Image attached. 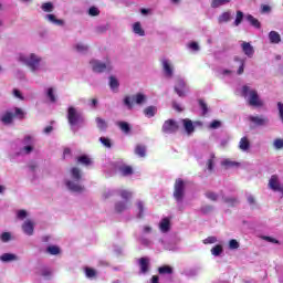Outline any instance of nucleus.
<instances>
[{
    "instance_id": "72a5a7b5",
    "label": "nucleus",
    "mask_w": 283,
    "mask_h": 283,
    "mask_svg": "<svg viewBox=\"0 0 283 283\" xmlns=\"http://www.w3.org/2000/svg\"><path fill=\"white\" fill-rule=\"evenodd\" d=\"M229 21H231V11H226L218 18V23H229Z\"/></svg>"
},
{
    "instance_id": "4be33fe9",
    "label": "nucleus",
    "mask_w": 283,
    "mask_h": 283,
    "mask_svg": "<svg viewBox=\"0 0 283 283\" xmlns=\"http://www.w3.org/2000/svg\"><path fill=\"white\" fill-rule=\"evenodd\" d=\"M0 262H19V255L14 253H3L0 255Z\"/></svg>"
},
{
    "instance_id": "39448f33",
    "label": "nucleus",
    "mask_w": 283,
    "mask_h": 283,
    "mask_svg": "<svg viewBox=\"0 0 283 283\" xmlns=\"http://www.w3.org/2000/svg\"><path fill=\"white\" fill-rule=\"evenodd\" d=\"M242 96L247 98V102L251 107H264V101L255 90L251 88V86L245 85L242 87Z\"/></svg>"
},
{
    "instance_id": "4468645a",
    "label": "nucleus",
    "mask_w": 283,
    "mask_h": 283,
    "mask_svg": "<svg viewBox=\"0 0 283 283\" xmlns=\"http://www.w3.org/2000/svg\"><path fill=\"white\" fill-rule=\"evenodd\" d=\"M161 65H163L165 75L168 78H171L174 76V64H171V61L163 60Z\"/></svg>"
},
{
    "instance_id": "f3484780",
    "label": "nucleus",
    "mask_w": 283,
    "mask_h": 283,
    "mask_svg": "<svg viewBox=\"0 0 283 283\" xmlns=\"http://www.w3.org/2000/svg\"><path fill=\"white\" fill-rule=\"evenodd\" d=\"M117 171H118V174H120V176L127 177V176H132V174H134V168H132V166L122 164V165L117 166Z\"/></svg>"
},
{
    "instance_id": "2f4dec72",
    "label": "nucleus",
    "mask_w": 283,
    "mask_h": 283,
    "mask_svg": "<svg viewBox=\"0 0 283 283\" xmlns=\"http://www.w3.org/2000/svg\"><path fill=\"white\" fill-rule=\"evenodd\" d=\"M139 268H140L142 273H147L149 271V259L142 258L139 260Z\"/></svg>"
},
{
    "instance_id": "69168bd1",
    "label": "nucleus",
    "mask_w": 283,
    "mask_h": 283,
    "mask_svg": "<svg viewBox=\"0 0 283 283\" xmlns=\"http://www.w3.org/2000/svg\"><path fill=\"white\" fill-rule=\"evenodd\" d=\"M17 218H19V220H24V218H28V211H25V210H18L17 211Z\"/></svg>"
},
{
    "instance_id": "f257e3e1",
    "label": "nucleus",
    "mask_w": 283,
    "mask_h": 283,
    "mask_svg": "<svg viewBox=\"0 0 283 283\" xmlns=\"http://www.w3.org/2000/svg\"><path fill=\"white\" fill-rule=\"evenodd\" d=\"M18 63L25 65L32 74H39L45 67L43 56L36 53H19L17 56Z\"/></svg>"
},
{
    "instance_id": "4d7b16f0",
    "label": "nucleus",
    "mask_w": 283,
    "mask_h": 283,
    "mask_svg": "<svg viewBox=\"0 0 283 283\" xmlns=\"http://www.w3.org/2000/svg\"><path fill=\"white\" fill-rule=\"evenodd\" d=\"M124 105H126L128 109H132V107H134V97L126 96L124 98Z\"/></svg>"
},
{
    "instance_id": "de8ad7c7",
    "label": "nucleus",
    "mask_w": 283,
    "mask_h": 283,
    "mask_svg": "<svg viewBox=\"0 0 283 283\" xmlns=\"http://www.w3.org/2000/svg\"><path fill=\"white\" fill-rule=\"evenodd\" d=\"M96 124H97L98 129H107V122H105V119L97 117Z\"/></svg>"
},
{
    "instance_id": "58836bf2",
    "label": "nucleus",
    "mask_w": 283,
    "mask_h": 283,
    "mask_svg": "<svg viewBox=\"0 0 283 283\" xmlns=\"http://www.w3.org/2000/svg\"><path fill=\"white\" fill-rule=\"evenodd\" d=\"M221 165H222L223 167H227V168L239 167V166H240V164H239L238 161H233V160H231V159H223V160L221 161Z\"/></svg>"
},
{
    "instance_id": "a211bd4d",
    "label": "nucleus",
    "mask_w": 283,
    "mask_h": 283,
    "mask_svg": "<svg viewBox=\"0 0 283 283\" xmlns=\"http://www.w3.org/2000/svg\"><path fill=\"white\" fill-rule=\"evenodd\" d=\"M269 187L272 189V191H279L281 189L282 185L280 184V177L276 175H273L269 180Z\"/></svg>"
},
{
    "instance_id": "603ef678",
    "label": "nucleus",
    "mask_w": 283,
    "mask_h": 283,
    "mask_svg": "<svg viewBox=\"0 0 283 283\" xmlns=\"http://www.w3.org/2000/svg\"><path fill=\"white\" fill-rule=\"evenodd\" d=\"M244 19V13L242 11H237V18L234 20V25L238 27L240 23H242V20Z\"/></svg>"
},
{
    "instance_id": "680f3d73",
    "label": "nucleus",
    "mask_w": 283,
    "mask_h": 283,
    "mask_svg": "<svg viewBox=\"0 0 283 283\" xmlns=\"http://www.w3.org/2000/svg\"><path fill=\"white\" fill-rule=\"evenodd\" d=\"M88 14L90 17H98V14H101V11L96 7H91L88 9Z\"/></svg>"
},
{
    "instance_id": "9b49d317",
    "label": "nucleus",
    "mask_w": 283,
    "mask_h": 283,
    "mask_svg": "<svg viewBox=\"0 0 283 283\" xmlns=\"http://www.w3.org/2000/svg\"><path fill=\"white\" fill-rule=\"evenodd\" d=\"M130 208L132 201L129 200L117 201L114 207L116 213H125L126 211H129Z\"/></svg>"
},
{
    "instance_id": "a19ab883",
    "label": "nucleus",
    "mask_w": 283,
    "mask_h": 283,
    "mask_svg": "<svg viewBox=\"0 0 283 283\" xmlns=\"http://www.w3.org/2000/svg\"><path fill=\"white\" fill-rule=\"evenodd\" d=\"M231 3V0H212L211 8H221V6H227Z\"/></svg>"
},
{
    "instance_id": "c85d7f7f",
    "label": "nucleus",
    "mask_w": 283,
    "mask_h": 283,
    "mask_svg": "<svg viewBox=\"0 0 283 283\" xmlns=\"http://www.w3.org/2000/svg\"><path fill=\"white\" fill-rule=\"evenodd\" d=\"M133 101L137 105H143L144 103H147V95L143 93H137L136 95L133 96Z\"/></svg>"
},
{
    "instance_id": "6e6d98bb",
    "label": "nucleus",
    "mask_w": 283,
    "mask_h": 283,
    "mask_svg": "<svg viewBox=\"0 0 283 283\" xmlns=\"http://www.w3.org/2000/svg\"><path fill=\"white\" fill-rule=\"evenodd\" d=\"M158 242H159V244H161V247L165 251H172L174 250V248H171L170 244L167 243V241L165 239H159Z\"/></svg>"
},
{
    "instance_id": "5fc2aeb1",
    "label": "nucleus",
    "mask_w": 283,
    "mask_h": 283,
    "mask_svg": "<svg viewBox=\"0 0 283 283\" xmlns=\"http://www.w3.org/2000/svg\"><path fill=\"white\" fill-rule=\"evenodd\" d=\"M1 242H10L12 240V234L10 232H3L0 235Z\"/></svg>"
},
{
    "instance_id": "bf43d9fd",
    "label": "nucleus",
    "mask_w": 283,
    "mask_h": 283,
    "mask_svg": "<svg viewBox=\"0 0 283 283\" xmlns=\"http://www.w3.org/2000/svg\"><path fill=\"white\" fill-rule=\"evenodd\" d=\"M199 106L203 116H206V114H209V107H207V103H205V101H199Z\"/></svg>"
},
{
    "instance_id": "7ed1b4c3",
    "label": "nucleus",
    "mask_w": 283,
    "mask_h": 283,
    "mask_svg": "<svg viewBox=\"0 0 283 283\" xmlns=\"http://www.w3.org/2000/svg\"><path fill=\"white\" fill-rule=\"evenodd\" d=\"M22 148L18 151L11 153V158H19V156H30L32 151H34V147H36V138L32 135H25L22 140Z\"/></svg>"
},
{
    "instance_id": "13d9d810",
    "label": "nucleus",
    "mask_w": 283,
    "mask_h": 283,
    "mask_svg": "<svg viewBox=\"0 0 283 283\" xmlns=\"http://www.w3.org/2000/svg\"><path fill=\"white\" fill-rule=\"evenodd\" d=\"M210 129H220L222 127V122L214 119L209 125Z\"/></svg>"
},
{
    "instance_id": "79ce46f5",
    "label": "nucleus",
    "mask_w": 283,
    "mask_h": 283,
    "mask_svg": "<svg viewBox=\"0 0 283 283\" xmlns=\"http://www.w3.org/2000/svg\"><path fill=\"white\" fill-rule=\"evenodd\" d=\"M77 163H80V165H84L85 167H90V165H92V159L87 156H81L77 158Z\"/></svg>"
},
{
    "instance_id": "4c0bfd02",
    "label": "nucleus",
    "mask_w": 283,
    "mask_h": 283,
    "mask_svg": "<svg viewBox=\"0 0 283 283\" xmlns=\"http://www.w3.org/2000/svg\"><path fill=\"white\" fill-rule=\"evenodd\" d=\"M137 207V218H143L145 216V203L143 201H138L136 203Z\"/></svg>"
},
{
    "instance_id": "c756f323",
    "label": "nucleus",
    "mask_w": 283,
    "mask_h": 283,
    "mask_svg": "<svg viewBox=\"0 0 283 283\" xmlns=\"http://www.w3.org/2000/svg\"><path fill=\"white\" fill-rule=\"evenodd\" d=\"M133 32L134 34H137V36H145V30L143 29L140 22H135L133 24Z\"/></svg>"
},
{
    "instance_id": "9d476101",
    "label": "nucleus",
    "mask_w": 283,
    "mask_h": 283,
    "mask_svg": "<svg viewBox=\"0 0 283 283\" xmlns=\"http://www.w3.org/2000/svg\"><path fill=\"white\" fill-rule=\"evenodd\" d=\"M241 51L248 59H253V55L255 54V49L253 45H251L250 42L241 41L240 42Z\"/></svg>"
},
{
    "instance_id": "f8f14e48",
    "label": "nucleus",
    "mask_w": 283,
    "mask_h": 283,
    "mask_svg": "<svg viewBox=\"0 0 283 283\" xmlns=\"http://www.w3.org/2000/svg\"><path fill=\"white\" fill-rule=\"evenodd\" d=\"M175 92L178 96L182 97L186 96L187 92H189V87H187V83H185L184 80H178L175 85Z\"/></svg>"
},
{
    "instance_id": "a18cd8bd",
    "label": "nucleus",
    "mask_w": 283,
    "mask_h": 283,
    "mask_svg": "<svg viewBox=\"0 0 283 283\" xmlns=\"http://www.w3.org/2000/svg\"><path fill=\"white\" fill-rule=\"evenodd\" d=\"M228 247L231 251H235V249H240V242L235 239H231L228 243Z\"/></svg>"
},
{
    "instance_id": "5701e85b",
    "label": "nucleus",
    "mask_w": 283,
    "mask_h": 283,
    "mask_svg": "<svg viewBox=\"0 0 283 283\" xmlns=\"http://www.w3.org/2000/svg\"><path fill=\"white\" fill-rule=\"evenodd\" d=\"M249 120H251V123H254V125L259 126L269 125V118L262 116H250Z\"/></svg>"
},
{
    "instance_id": "423d86ee",
    "label": "nucleus",
    "mask_w": 283,
    "mask_h": 283,
    "mask_svg": "<svg viewBox=\"0 0 283 283\" xmlns=\"http://www.w3.org/2000/svg\"><path fill=\"white\" fill-rule=\"evenodd\" d=\"M90 67L96 74H103V72H112V70H114V64L109 57H106L104 61L93 59L90 61Z\"/></svg>"
},
{
    "instance_id": "a878e982",
    "label": "nucleus",
    "mask_w": 283,
    "mask_h": 283,
    "mask_svg": "<svg viewBox=\"0 0 283 283\" xmlns=\"http://www.w3.org/2000/svg\"><path fill=\"white\" fill-rule=\"evenodd\" d=\"M245 21H248V23H250V25H252V28H256V30H260L261 28V23L259 19H255L253 15L248 14L245 15Z\"/></svg>"
},
{
    "instance_id": "aec40b11",
    "label": "nucleus",
    "mask_w": 283,
    "mask_h": 283,
    "mask_svg": "<svg viewBox=\"0 0 283 283\" xmlns=\"http://www.w3.org/2000/svg\"><path fill=\"white\" fill-rule=\"evenodd\" d=\"M181 125H184L185 132L189 135L193 134L195 132V126H193V122H191V119H181L179 122Z\"/></svg>"
},
{
    "instance_id": "cd10ccee",
    "label": "nucleus",
    "mask_w": 283,
    "mask_h": 283,
    "mask_svg": "<svg viewBox=\"0 0 283 283\" xmlns=\"http://www.w3.org/2000/svg\"><path fill=\"white\" fill-rule=\"evenodd\" d=\"M269 40H270V43L277 44V43H281L282 36L280 35V33H277V31H271L269 33Z\"/></svg>"
},
{
    "instance_id": "0eeeda50",
    "label": "nucleus",
    "mask_w": 283,
    "mask_h": 283,
    "mask_svg": "<svg viewBox=\"0 0 283 283\" xmlns=\"http://www.w3.org/2000/svg\"><path fill=\"white\" fill-rule=\"evenodd\" d=\"M187 185L188 182L185 179L179 178V179H176L175 181L172 196L179 207L182 206V201L185 200Z\"/></svg>"
},
{
    "instance_id": "ea45409f",
    "label": "nucleus",
    "mask_w": 283,
    "mask_h": 283,
    "mask_svg": "<svg viewBox=\"0 0 283 283\" xmlns=\"http://www.w3.org/2000/svg\"><path fill=\"white\" fill-rule=\"evenodd\" d=\"M46 252H49L50 255H59V253H61V248H59V245H49Z\"/></svg>"
},
{
    "instance_id": "393cba45",
    "label": "nucleus",
    "mask_w": 283,
    "mask_h": 283,
    "mask_svg": "<svg viewBox=\"0 0 283 283\" xmlns=\"http://www.w3.org/2000/svg\"><path fill=\"white\" fill-rule=\"evenodd\" d=\"M239 149L241 151H249V149H251V142L249 140V137H242L240 139Z\"/></svg>"
},
{
    "instance_id": "0e129e2a",
    "label": "nucleus",
    "mask_w": 283,
    "mask_h": 283,
    "mask_svg": "<svg viewBox=\"0 0 283 283\" xmlns=\"http://www.w3.org/2000/svg\"><path fill=\"white\" fill-rule=\"evenodd\" d=\"M13 96H14V98H18L19 101H25V97L23 96L21 91L17 90V88L13 90Z\"/></svg>"
},
{
    "instance_id": "7c9ffc66",
    "label": "nucleus",
    "mask_w": 283,
    "mask_h": 283,
    "mask_svg": "<svg viewBox=\"0 0 283 283\" xmlns=\"http://www.w3.org/2000/svg\"><path fill=\"white\" fill-rule=\"evenodd\" d=\"M210 253L214 258H219V255L224 253V248L222 247V244H217L210 250Z\"/></svg>"
},
{
    "instance_id": "412c9836",
    "label": "nucleus",
    "mask_w": 283,
    "mask_h": 283,
    "mask_svg": "<svg viewBox=\"0 0 283 283\" xmlns=\"http://www.w3.org/2000/svg\"><path fill=\"white\" fill-rule=\"evenodd\" d=\"M45 19L49 23H53V25H57L59 28H63V25H65V21L57 19L54 14H46Z\"/></svg>"
},
{
    "instance_id": "bb28decb",
    "label": "nucleus",
    "mask_w": 283,
    "mask_h": 283,
    "mask_svg": "<svg viewBox=\"0 0 283 283\" xmlns=\"http://www.w3.org/2000/svg\"><path fill=\"white\" fill-rule=\"evenodd\" d=\"M45 94L50 103H56V90L54 87H48Z\"/></svg>"
},
{
    "instance_id": "f03ea898",
    "label": "nucleus",
    "mask_w": 283,
    "mask_h": 283,
    "mask_svg": "<svg viewBox=\"0 0 283 283\" xmlns=\"http://www.w3.org/2000/svg\"><path fill=\"white\" fill-rule=\"evenodd\" d=\"M66 118L72 132H78V129H81V127H83V124L85 123V116L83 115V111L74 106H69L66 112Z\"/></svg>"
},
{
    "instance_id": "f704fd0d",
    "label": "nucleus",
    "mask_w": 283,
    "mask_h": 283,
    "mask_svg": "<svg viewBox=\"0 0 283 283\" xmlns=\"http://www.w3.org/2000/svg\"><path fill=\"white\" fill-rule=\"evenodd\" d=\"M157 112H158V108H156V106H148L144 109V114L145 116H147V118H154Z\"/></svg>"
},
{
    "instance_id": "1a4fd4ad",
    "label": "nucleus",
    "mask_w": 283,
    "mask_h": 283,
    "mask_svg": "<svg viewBox=\"0 0 283 283\" xmlns=\"http://www.w3.org/2000/svg\"><path fill=\"white\" fill-rule=\"evenodd\" d=\"M179 123L174 120V119H167L164 125L161 130L164 134H176L178 132Z\"/></svg>"
},
{
    "instance_id": "864d4df0",
    "label": "nucleus",
    "mask_w": 283,
    "mask_h": 283,
    "mask_svg": "<svg viewBox=\"0 0 283 283\" xmlns=\"http://www.w3.org/2000/svg\"><path fill=\"white\" fill-rule=\"evenodd\" d=\"M188 50H191L192 52H199L200 51V45L198 42H190L187 44Z\"/></svg>"
},
{
    "instance_id": "6ab92c4d",
    "label": "nucleus",
    "mask_w": 283,
    "mask_h": 283,
    "mask_svg": "<svg viewBox=\"0 0 283 283\" xmlns=\"http://www.w3.org/2000/svg\"><path fill=\"white\" fill-rule=\"evenodd\" d=\"M171 229V220L169 218H164L159 222V230L161 233H168Z\"/></svg>"
},
{
    "instance_id": "37998d69",
    "label": "nucleus",
    "mask_w": 283,
    "mask_h": 283,
    "mask_svg": "<svg viewBox=\"0 0 283 283\" xmlns=\"http://www.w3.org/2000/svg\"><path fill=\"white\" fill-rule=\"evenodd\" d=\"M85 275L86 277H88L90 280H94V277H96L97 272L96 270L92 269V268H86L85 269Z\"/></svg>"
},
{
    "instance_id": "b1692460",
    "label": "nucleus",
    "mask_w": 283,
    "mask_h": 283,
    "mask_svg": "<svg viewBox=\"0 0 283 283\" xmlns=\"http://www.w3.org/2000/svg\"><path fill=\"white\" fill-rule=\"evenodd\" d=\"M74 50L78 54H87L90 46L84 42H77L74 44Z\"/></svg>"
},
{
    "instance_id": "6e6552de",
    "label": "nucleus",
    "mask_w": 283,
    "mask_h": 283,
    "mask_svg": "<svg viewBox=\"0 0 283 283\" xmlns=\"http://www.w3.org/2000/svg\"><path fill=\"white\" fill-rule=\"evenodd\" d=\"M24 117H25V112H23L19 107H14L6 111L1 115L0 120L3 125H12V123H14V118H24Z\"/></svg>"
},
{
    "instance_id": "dca6fc26",
    "label": "nucleus",
    "mask_w": 283,
    "mask_h": 283,
    "mask_svg": "<svg viewBox=\"0 0 283 283\" xmlns=\"http://www.w3.org/2000/svg\"><path fill=\"white\" fill-rule=\"evenodd\" d=\"M22 231L25 235H34V222L27 220L22 224Z\"/></svg>"
},
{
    "instance_id": "20e7f679",
    "label": "nucleus",
    "mask_w": 283,
    "mask_h": 283,
    "mask_svg": "<svg viewBox=\"0 0 283 283\" xmlns=\"http://www.w3.org/2000/svg\"><path fill=\"white\" fill-rule=\"evenodd\" d=\"M71 180H66V187L73 193H83L85 191V187L81 185V178H83V172L81 169L74 167L71 169Z\"/></svg>"
},
{
    "instance_id": "2eb2a0df",
    "label": "nucleus",
    "mask_w": 283,
    "mask_h": 283,
    "mask_svg": "<svg viewBox=\"0 0 283 283\" xmlns=\"http://www.w3.org/2000/svg\"><path fill=\"white\" fill-rule=\"evenodd\" d=\"M108 85L111 88V92H114L115 94L118 93V87H120V81L118 77L111 75L108 77Z\"/></svg>"
},
{
    "instance_id": "052dcab7",
    "label": "nucleus",
    "mask_w": 283,
    "mask_h": 283,
    "mask_svg": "<svg viewBox=\"0 0 283 283\" xmlns=\"http://www.w3.org/2000/svg\"><path fill=\"white\" fill-rule=\"evenodd\" d=\"M218 242V237H208L203 240V244H216Z\"/></svg>"
},
{
    "instance_id": "3c124183",
    "label": "nucleus",
    "mask_w": 283,
    "mask_h": 283,
    "mask_svg": "<svg viewBox=\"0 0 283 283\" xmlns=\"http://www.w3.org/2000/svg\"><path fill=\"white\" fill-rule=\"evenodd\" d=\"M139 242H140V244H142L143 247H147V248L154 247V241H151L150 239H147V238H142V239L139 240Z\"/></svg>"
},
{
    "instance_id": "ddd939ff",
    "label": "nucleus",
    "mask_w": 283,
    "mask_h": 283,
    "mask_svg": "<svg viewBox=\"0 0 283 283\" xmlns=\"http://www.w3.org/2000/svg\"><path fill=\"white\" fill-rule=\"evenodd\" d=\"M244 65H247V57L234 56V67H238L237 74L239 76L244 74Z\"/></svg>"
},
{
    "instance_id": "8fccbe9b",
    "label": "nucleus",
    "mask_w": 283,
    "mask_h": 283,
    "mask_svg": "<svg viewBox=\"0 0 283 283\" xmlns=\"http://www.w3.org/2000/svg\"><path fill=\"white\" fill-rule=\"evenodd\" d=\"M273 148L276 149V150L283 149V138L274 139Z\"/></svg>"
},
{
    "instance_id": "c03bdc74",
    "label": "nucleus",
    "mask_w": 283,
    "mask_h": 283,
    "mask_svg": "<svg viewBox=\"0 0 283 283\" xmlns=\"http://www.w3.org/2000/svg\"><path fill=\"white\" fill-rule=\"evenodd\" d=\"M99 143L103 145V147H106V149H112V139L107 137H101Z\"/></svg>"
},
{
    "instance_id": "473e14b6",
    "label": "nucleus",
    "mask_w": 283,
    "mask_h": 283,
    "mask_svg": "<svg viewBox=\"0 0 283 283\" xmlns=\"http://www.w3.org/2000/svg\"><path fill=\"white\" fill-rule=\"evenodd\" d=\"M116 193H117V196L123 198V200H128V202H129V200H132L133 193L129 190L119 189V190L116 191Z\"/></svg>"
},
{
    "instance_id": "49530a36",
    "label": "nucleus",
    "mask_w": 283,
    "mask_h": 283,
    "mask_svg": "<svg viewBox=\"0 0 283 283\" xmlns=\"http://www.w3.org/2000/svg\"><path fill=\"white\" fill-rule=\"evenodd\" d=\"M159 273H160V275H171V266L164 265V266L159 268Z\"/></svg>"
},
{
    "instance_id": "338daca9",
    "label": "nucleus",
    "mask_w": 283,
    "mask_h": 283,
    "mask_svg": "<svg viewBox=\"0 0 283 283\" xmlns=\"http://www.w3.org/2000/svg\"><path fill=\"white\" fill-rule=\"evenodd\" d=\"M219 74H220L221 76H231V74H233V71H231V70H229V69H221V70L219 71Z\"/></svg>"
},
{
    "instance_id": "e433bc0d",
    "label": "nucleus",
    "mask_w": 283,
    "mask_h": 283,
    "mask_svg": "<svg viewBox=\"0 0 283 283\" xmlns=\"http://www.w3.org/2000/svg\"><path fill=\"white\" fill-rule=\"evenodd\" d=\"M117 126L122 132H124V134H129L132 130V127H129V123L127 122H117Z\"/></svg>"
},
{
    "instance_id": "e2e57ef3",
    "label": "nucleus",
    "mask_w": 283,
    "mask_h": 283,
    "mask_svg": "<svg viewBox=\"0 0 283 283\" xmlns=\"http://www.w3.org/2000/svg\"><path fill=\"white\" fill-rule=\"evenodd\" d=\"M214 160H216V155H210V158L208 159V164H207L209 171L213 170Z\"/></svg>"
},
{
    "instance_id": "c9c22d12",
    "label": "nucleus",
    "mask_w": 283,
    "mask_h": 283,
    "mask_svg": "<svg viewBox=\"0 0 283 283\" xmlns=\"http://www.w3.org/2000/svg\"><path fill=\"white\" fill-rule=\"evenodd\" d=\"M136 156H139V158H145L147 156V148L143 145H137L135 148Z\"/></svg>"
},
{
    "instance_id": "09e8293b",
    "label": "nucleus",
    "mask_w": 283,
    "mask_h": 283,
    "mask_svg": "<svg viewBox=\"0 0 283 283\" xmlns=\"http://www.w3.org/2000/svg\"><path fill=\"white\" fill-rule=\"evenodd\" d=\"M43 12H53L54 11V4L52 2H45L42 4Z\"/></svg>"
},
{
    "instance_id": "774afa93",
    "label": "nucleus",
    "mask_w": 283,
    "mask_h": 283,
    "mask_svg": "<svg viewBox=\"0 0 283 283\" xmlns=\"http://www.w3.org/2000/svg\"><path fill=\"white\" fill-rule=\"evenodd\" d=\"M263 240L271 242V244H280V241L273 237H263Z\"/></svg>"
}]
</instances>
